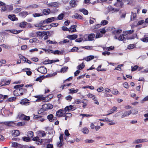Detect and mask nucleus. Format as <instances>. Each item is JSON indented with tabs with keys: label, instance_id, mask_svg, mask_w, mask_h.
I'll use <instances>...</instances> for the list:
<instances>
[{
	"label": "nucleus",
	"instance_id": "nucleus-46",
	"mask_svg": "<svg viewBox=\"0 0 148 148\" xmlns=\"http://www.w3.org/2000/svg\"><path fill=\"white\" fill-rule=\"evenodd\" d=\"M94 58V57L93 56H90L87 58L86 61H88L93 59Z\"/></svg>",
	"mask_w": 148,
	"mask_h": 148
},
{
	"label": "nucleus",
	"instance_id": "nucleus-55",
	"mask_svg": "<svg viewBox=\"0 0 148 148\" xmlns=\"http://www.w3.org/2000/svg\"><path fill=\"white\" fill-rule=\"evenodd\" d=\"M68 67L67 66H64L61 69V72H64L66 71V70L68 69Z\"/></svg>",
	"mask_w": 148,
	"mask_h": 148
},
{
	"label": "nucleus",
	"instance_id": "nucleus-57",
	"mask_svg": "<svg viewBox=\"0 0 148 148\" xmlns=\"http://www.w3.org/2000/svg\"><path fill=\"white\" fill-rule=\"evenodd\" d=\"M141 40L143 42H148V37H144L141 39Z\"/></svg>",
	"mask_w": 148,
	"mask_h": 148
},
{
	"label": "nucleus",
	"instance_id": "nucleus-44",
	"mask_svg": "<svg viewBox=\"0 0 148 148\" xmlns=\"http://www.w3.org/2000/svg\"><path fill=\"white\" fill-rule=\"evenodd\" d=\"M22 9L21 8H16L15 9L14 11V13H17L20 12L21 10Z\"/></svg>",
	"mask_w": 148,
	"mask_h": 148
},
{
	"label": "nucleus",
	"instance_id": "nucleus-23",
	"mask_svg": "<svg viewBox=\"0 0 148 148\" xmlns=\"http://www.w3.org/2000/svg\"><path fill=\"white\" fill-rule=\"evenodd\" d=\"M28 101L27 99H26L25 100H23L21 101L20 103L23 105H29V102H28Z\"/></svg>",
	"mask_w": 148,
	"mask_h": 148
},
{
	"label": "nucleus",
	"instance_id": "nucleus-63",
	"mask_svg": "<svg viewBox=\"0 0 148 148\" xmlns=\"http://www.w3.org/2000/svg\"><path fill=\"white\" fill-rule=\"evenodd\" d=\"M138 67V66L137 65H136L134 67H132V69L131 71H135L136 69H137V68Z\"/></svg>",
	"mask_w": 148,
	"mask_h": 148
},
{
	"label": "nucleus",
	"instance_id": "nucleus-32",
	"mask_svg": "<svg viewBox=\"0 0 148 148\" xmlns=\"http://www.w3.org/2000/svg\"><path fill=\"white\" fill-rule=\"evenodd\" d=\"M70 92H69L70 93L73 94L77 92L79 90L78 89L74 90V88H71L69 90Z\"/></svg>",
	"mask_w": 148,
	"mask_h": 148
},
{
	"label": "nucleus",
	"instance_id": "nucleus-15",
	"mask_svg": "<svg viewBox=\"0 0 148 148\" xmlns=\"http://www.w3.org/2000/svg\"><path fill=\"white\" fill-rule=\"evenodd\" d=\"M0 123L4 124L5 125H7L10 126H13L14 125L13 122L11 121L1 122Z\"/></svg>",
	"mask_w": 148,
	"mask_h": 148
},
{
	"label": "nucleus",
	"instance_id": "nucleus-40",
	"mask_svg": "<svg viewBox=\"0 0 148 148\" xmlns=\"http://www.w3.org/2000/svg\"><path fill=\"white\" fill-rule=\"evenodd\" d=\"M63 53L62 52H61V51L58 50H55L53 52V54H58V55H62Z\"/></svg>",
	"mask_w": 148,
	"mask_h": 148
},
{
	"label": "nucleus",
	"instance_id": "nucleus-26",
	"mask_svg": "<svg viewBox=\"0 0 148 148\" xmlns=\"http://www.w3.org/2000/svg\"><path fill=\"white\" fill-rule=\"evenodd\" d=\"M132 15L131 16V21H133L134 19L136 18V13H134L132 12H131Z\"/></svg>",
	"mask_w": 148,
	"mask_h": 148
},
{
	"label": "nucleus",
	"instance_id": "nucleus-42",
	"mask_svg": "<svg viewBox=\"0 0 148 148\" xmlns=\"http://www.w3.org/2000/svg\"><path fill=\"white\" fill-rule=\"evenodd\" d=\"M22 139L24 141H26L27 142H29L31 140V139L25 136L23 137H22Z\"/></svg>",
	"mask_w": 148,
	"mask_h": 148
},
{
	"label": "nucleus",
	"instance_id": "nucleus-51",
	"mask_svg": "<svg viewBox=\"0 0 148 148\" xmlns=\"http://www.w3.org/2000/svg\"><path fill=\"white\" fill-rule=\"evenodd\" d=\"M24 86L23 84H20L16 85L14 87V88H22Z\"/></svg>",
	"mask_w": 148,
	"mask_h": 148
},
{
	"label": "nucleus",
	"instance_id": "nucleus-17",
	"mask_svg": "<svg viewBox=\"0 0 148 148\" xmlns=\"http://www.w3.org/2000/svg\"><path fill=\"white\" fill-rule=\"evenodd\" d=\"M70 5L72 8H74L77 6L76 1L74 0H72L70 1Z\"/></svg>",
	"mask_w": 148,
	"mask_h": 148
},
{
	"label": "nucleus",
	"instance_id": "nucleus-31",
	"mask_svg": "<svg viewBox=\"0 0 148 148\" xmlns=\"http://www.w3.org/2000/svg\"><path fill=\"white\" fill-rule=\"evenodd\" d=\"M27 24V22H23L20 23L19 26L21 28H23L25 27V26Z\"/></svg>",
	"mask_w": 148,
	"mask_h": 148
},
{
	"label": "nucleus",
	"instance_id": "nucleus-43",
	"mask_svg": "<svg viewBox=\"0 0 148 148\" xmlns=\"http://www.w3.org/2000/svg\"><path fill=\"white\" fill-rule=\"evenodd\" d=\"M123 5V3L121 2H120L114 4V5L115 6H119L121 8H122Z\"/></svg>",
	"mask_w": 148,
	"mask_h": 148
},
{
	"label": "nucleus",
	"instance_id": "nucleus-61",
	"mask_svg": "<svg viewBox=\"0 0 148 148\" xmlns=\"http://www.w3.org/2000/svg\"><path fill=\"white\" fill-rule=\"evenodd\" d=\"M85 141L86 143H92L94 142V140H92L86 139Z\"/></svg>",
	"mask_w": 148,
	"mask_h": 148
},
{
	"label": "nucleus",
	"instance_id": "nucleus-22",
	"mask_svg": "<svg viewBox=\"0 0 148 148\" xmlns=\"http://www.w3.org/2000/svg\"><path fill=\"white\" fill-rule=\"evenodd\" d=\"M64 115V116L65 117V119L66 120H67L68 118L71 117L72 116V114L70 113H65V114Z\"/></svg>",
	"mask_w": 148,
	"mask_h": 148
},
{
	"label": "nucleus",
	"instance_id": "nucleus-62",
	"mask_svg": "<svg viewBox=\"0 0 148 148\" xmlns=\"http://www.w3.org/2000/svg\"><path fill=\"white\" fill-rule=\"evenodd\" d=\"M100 32L103 34H104L106 32V31L104 28L100 29Z\"/></svg>",
	"mask_w": 148,
	"mask_h": 148
},
{
	"label": "nucleus",
	"instance_id": "nucleus-52",
	"mask_svg": "<svg viewBox=\"0 0 148 148\" xmlns=\"http://www.w3.org/2000/svg\"><path fill=\"white\" fill-rule=\"evenodd\" d=\"M42 15V14L41 13H36L33 14V16L34 17L41 16Z\"/></svg>",
	"mask_w": 148,
	"mask_h": 148
},
{
	"label": "nucleus",
	"instance_id": "nucleus-28",
	"mask_svg": "<svg viewBox=\"0 0 148 148\" xmlns=\"http://www.w3.org/2000/svg\"><path fill=\"white\" fill-rule=\"evenodd\" d=\"M79 11L81 12H82L83 14L85 15H88V11L85 9H80Z\"/></svg>",
	"mask_w": 148,
	"mask_h": 148
},
{
	"label": "nucleus",
	"instance_id": "nucleus-1",
	"mask_svg": "<svg viewBox=\"0 0 148 148\" xmlns=\"http://www.w3.org/2000/svg\"><path fill=\"white\" fill-rule=\"evenodd\" d=\"M13 92V95L16 96H20L23 94L24 92L26 93L27 90L25 88H15Z\"/></svg>",
	"mask_w": 148,
	"mask_h": 148
},
{
	"label": "nucleus",
	"instance_id": "nucleus-19",
	"mask_svg": "<svg viewBox=\"0 0 148 148\" xmlns=\"http://www.w3.org/2000/svg\"><path fill=\"white\" fill-rule=\"evenodd\" d=\"M50 12V10L49 9H45L43 10V14L44 15L49 14Z\"/></svg>",
	"mask_w": 148,
	"mask_h": 148
},
{
	"label": "nucleus",
	"instance_id": "nucleus-25",
	"mask_svg": "<svg viewBox=\"0 0 148 148\" xmlns=\"http://www.w3.org/2000/svg\"><path fill=\"white\" fill-rule=\"evenodd\" d=\"M93 32L97 33L95 36V38H97L101 37L103 36V35H101L99 32H98L97 30H95Z\"/></svg>",
	"mask_w": 148,
	"mask_h": 148
},
{
	"label": "nucleus",
	"instance_id": "nucleus-47",
	"mask_svg": "<svg viewBox=\"0 0 148 148\" xmlns=\"http://www.w3.org/2000/svg\"><path fill=\"white\" fill-rule=\"evenodd\" d=\"M20 134V132L18 130H16L13 134V135L14 136H17Z\"/></svg>",
	"mask_w": 148,
	"mask_h": 148
},
{
	"label": "nucleus",
	"instance_id": "nucleus-41",
	"mask_svg": "<svg viewBox=\"0 0 148 148\" xmlns=\"http://www.w3.org/2000/svg\"><path fill=\"white\" fill-rule=\"evenodd\" d=\"M32 140L34 141L38 142L39 143H41L42 142L41 140L40 141V140L39 139V137L37 136L33 138Z\"/></svg>",
	"mask_w": 148,
	"mask_h": 148
},
{
	"label": "nucleus",
	"instance_id": "nucleus-27",
	"mask_svg": "<svg viewBox=\"0 0 148 148\" xmlns=\"http://www.w3.org/2000/svg\"><path fill=\"white\" fill-rule=\"evenodd\" d=\"M117 108L116 107L114 106V107H113V108L112 109L110 110H109V111L108 112H110V113L107 114L106 115H109L110 114H111L113 113V112H114L117 109Z\"/></svg>",
	"mask_w": 148,
	"mask_h": 148
},
{
	"label": "nucleus",
	"instance_id": "nucleus-45",
	"mask_svg": "<svg viewBox=\"0 0 148 148\" xmlns=\"http://www.w3.org/2000/svg\"><path fill=\"white\" fill-rule=\"evenodd\" d=\"M79 49L78 47H74L71 49V51L73 52H76L78 51Z\"/></svg>",
	"mask_w": 148,
	"mask_h": 148
},
{
	"label": "nucleus",
	"instance_id": "nucleus-38",
	"mask_svg": "<svg viewBox=\"0 0 148 148\" xmlns=\"http://www.w3.org/2000/svg\"><path fill=\"white\" fill-rule=\"evenodd\" d=\"M145 23V21L144 20H141L138 21L136 25H134L136 26H137L139 25H140Z\"/></svg>",
	"mask_w": 148,
	"mask_h": 148
},
{
	"label": "nucleus",
	"instance_id": "nucleus-39",
	"mask_svg": "<svg viewBox=\"0 0 148 148\" xmlns=\"http://www.w3.org/2000/svg\"><path fill=\"white\" fill-rule=\"evenodd\" d=\"M82 132L84 134H87L88 133L89 130L87 128L85 127L82 130Z\"/></svg>",
	"mask_w": 148,
	"mask_h": 148
},
{
	"label": "nucleus",
	"instance_id": "nucleus-29",
	"mask_svg": "<svg viewBox=\"0 0 148 148\" xmlns=\"http://www.w3.org/2000/svg\"><path fill=\"white\" fill-rule=\"evenodd\" d=\"M16 16L15 15H9L8 16V18L10 19L12 21H14L15 20V18Z\"/></svg>",
	"mask_w": 148,
	"mask_h": 148
},
{
	"label": "nucleus",
	"instance_id": "nucleus-6",
	"mask_svg": "<svg viewBox=\"0 0 148 148\" xmlns=\"http://www.w3.org/2000/svg\"><path fill=\"white\" fill-rule=\"evenodd\" d=\"M36 36L37 37H42L44 36L47 35V33L46 32L43 31L41 32L40 31L37 32L36 33Z\"/></svg>",
	"mask_w": 148,
	"mask_h": 148
},
{
	"label": "nucleus",
	"instance_id": "nucleus-35",
	"mask_svg": "<svg viewBox=\"0 0 148 148\" xmlns=\"http://www.w3.org/2000/svg\"><path fill=\"white\" fill-rule=\"evenodd\" d=\"M26 123L25 122H20L17 123V125L18 126H24L26 124Z\"/></svg>",
	"mask_w": 148,
	"mask_h": 148
},
{
	"label": "nucleus",
	"instance_id": "nucleus-50",
	"mask_svg": "<svg viewBox=\"0 0 148 148\" xmlns=\"http://www.w3.org/2000/svg\"><path fill=\"white\" fill-rule=\"evenodd\" d=\"M1 46L2 47H3L5 49H8V48H11L10 46L7 45L5 44L1 45Z\"/></svg>",
	"mask_w": 148,
	"mask_h": 148
},
{
	"label": "nucleus",
	"instance_id": "nucleus-54",
	"mask_svg": "<svg viewBox=\"0 0 148 148\" xmlns=\"http://www.w3.org/2000/svg\"><path fill=\"white\" fill-rule=\"evenodd\" d=\"M135 45L134 44H130L128 46L127 48L129 49H133L134 48Z\"/></svg>",
	"mask_w": 148,
	"mask_h": 148
},
{
	"label": "nucleus",
	"instance_id": "nucleus-8",
	"mask_svg": "<svg viewBox=\"0 0 148 148\" xmlns=\"http://www.w3.org/2000/svg\"><path fill=\"white\" fill-rule=\"evenodd\" d=\"M134 32V30L133 29H132V30H128V31H124L123 32V34H124V35L125 36H128L130 37L131 36L132 37H134V38H135V37L133 36L132 35V36H129V35H127L128 34H131L133 33Z\"/></svg>",
	"mask_w": 148,
	"mask_h": 148
},
{
	"label": "nucleus",
	"instance_id": "nucleus-60",
	"mask_svg": "<svg viewBox=\"0 0 148 148\" xmlns=\"http://www.w3.org/2000/svg\"><path fill=\"white\" fill-rule=\"evenodd\" d=\"M62 141H63L60 140L59 142L57 143V145L58 147H60L62 146Z\"/></svg>",
	"mask_w": 148,
	"mask_h": 148
},
{
	"label": "nucleus",
	"instance_id": "nucleus-14",
	"mask_svg": "<svg viewBox=\"0 0 148 148\" xmlns=\"http://www.w3.org/2000/svg\"><path fill=\"white\" fill-rule=\"evenodd\" d=\"M77 37V35L73 34L68 35L66 37L70 40H73L76 39Z\"/></svg>",
	"mask_w": 148,
	"mask_h": 148
},
{
	"label": "nucleus",
	"instance_id": "nucleus-37",
	"mask_svg": "<svg viewBox=\"0 0 148 148\" xmlns=\"http://www.w3.org/2000/svg\"><path fill=\"white\" fill-rule=\"evenodd\" d=\"M121 32L122 30L121 29H118L113 31L112 33L115 35H117L118 34L121 33Z\"/></svg>",
	"mask_w": 148,
	"mask_h": 148
},
{
	"label": "nucleus",
	"instance_id": "nucleus-33",
	"mask_svg": "<svg viewBox=\"0 0 148 148\" xmlns=\"http://www.w3.org/2000/svg\"><path fill=\"white\" fill-rule=\"evenodd\" d=\"M44 77L43 76H40L38 77L36 79V81H39L40 82H41L42 80L44 79Z\"/></svg>",
	"mask_w": 148,
	"mask_h": 148
},
{
	"label": "nucleus",
	"instance_id": "nucleus-53",
	"mask_svg": "<svg viewBox=\"0 0 148 148\" xmlns=\"http://www.w3.org/2000/svg\"><path fill=\"white\" fill-rule=\"evenodd\" d=\"M72 99V97L70 95H68L65 97V99L69 101H70Z\"/></svg>",
	"mask_w": 148,
	"mask_h": 148
},
{
	"label": "nucleus",
	"instance_id": "nucleus-7",
	"mask_svg": "<svg viewBox=\"0 0 148 148\" xmlns=\"http://www.w3.org/2000/svg\"><path fill=\"white\" fill-rule=\"evenodd\" d=\"M20 119L21 120H24L29 121L30 120V118L29 116H27L24 114H21L19 117Z\"/></svg>",
	"mask_w": 148,
	"mask_h": 148
},
{
	"label": "nucleus",
	"instance_id": "nucleus-5",
	"mask_svg": "<svg viewBox=\"0 0 148 148\" xmlns=\"http://www.w3.org/2000/svg\"><path fill=\"white\" fill-rule=\"evenodd\" d=\"M37 71L41 73H46L47 71L46 68L44 66H41L38 68Z\"/></svg>",
	"mask_w": 148,
	"mask_h": 148
},
{
	"label": "nucleus",
	"instance_id": "nucleus-10",
	"mask_svg": "<svg viewBox=\"0 0 148 148\" xmlns=\"http://www.w3.org/2000/svg\"><path fill=\"white\" fill-rule=\"evenodd\" d=\"M28 12L27 11H23L20 12L19 14V15L22 18H24L26 16L29 14Z\"/></svg>",
	"mask_w": 148,
	"mask_h": 148
},
{
	"label": "nucleus",
	"instance_id": "nucleus-13",
	"mask_svg": "<svg viewBox=\"0 0 148 148\" xmlns=\"http://www.w3.org/2000/svg\"><path fill=\"white\" fill-rule=\"evenodd\" d=\"M56 19V18L55 17L48 18L47 19L45 20V22L46 23H49L52 21H53L54 20Z\"/></svg>",
	"mask_w": 148,
	"mask_h": 148
},
{
	"label": "nucleus",
	"instance_id": "nucleus-59",
	"mask_svg": "<svg viewBox=\"0 0 148 148\" xmlns=\"http://www.w3.org/2000/svg\"><path fill=\"white\" fill-rule=\"evenodd\" d=\"M39 134H41L42 137L45 136L46 135L44 131H39Z\"/></svg>",
	"mask_w": 148,
	"mask_h": 148
},
{
	"label": "nucleus",
	"instance_id": "nucleus-48",
	"mask_svg": "<svg viewBox=\"0 0 148 148\" xmlns=\"http://www.w3.org/2000/svg\"><path fill=\"white\" fill-rule=\"evenodd\" d=\"M108 23V22L107 21L104 20L102 21H101V25H107Z\"/></svg>",
	"mask_w": 148,
	"mask_h": 148
},
{
	"label": "nucleus",
	"instance_id": "nucleus-18",
	"mask_svg": "<svg viewBox=\"0 0 148 148\" xmlns=\"http://www.w3.org/2000/svg\"><path fill=\"white\" fill-rule=\"evenodd\" d=\"M95 34H89L88 37V40L92 41L94 40L95 38Z\"/></svg>",
	"mask_w": 148,
	"mask_h": 148
},
{
	"label": "nucleus",
	"instance_id": "nucleus-56",
	"mask_svg": "<svg viewBox=\"0 0 148 148\" xmlns=\"http://www.w3.org/2000/svg\"><path fill=\"white\" fill-rule=\"evenodd\" d=\"M69 42V40L67 39H65L63 40V41H61L60 42V44H63L64 43H67Z\"/></svg>",
	"mask_w": 148,
	"mask_h": 148
},
{
	"label": "nucleus",
	"instance_id": "nucleus-58",
	"mask_svg": "<svg viewBox=\"0 0 148 148\" xmlns=\"http://www.w3.org/2000/svg\"><path fill=\"white\" fill-rule=\"evenodd\" d=\"M141 139H138L137 140H135L134 142L133 143L134 144H138L139 143H141Z\"/></svg>",
	"mask_w": 148,
	"mask_h": 148
},
{
	"label": "nucleus",
	"instance_id": "nucleus-21",
	"mask_svg": "<svg viewBox=\"0 0 148 148\" xmlns=\"http://www.w3.org/2000/svg\"><path fill=\"white\" fill-rule=\"evenodd\" d=\"M43 28H41V29L42 30L44 29L45 30L49 29L51 28V26L50 25H47L45 26H42Z\"/></svg>",
	"mask_w": 148,
	"mask_h": 148
},
{
	"label": "nucleus",
	"instance_id": "nucleus-24",
	"mask_svg": "<svg viewBox=\"0 0 148 148\" xmlns=\"http://www.w3.org/2000/svg\"><path fill=\"white\" fill-rule=\"evenodd\" d=\"M27 136L28 138L30 139L34 136V133L31 131H29L27 133Z\"/></svg>",
	"mask_w": 148,
	"mask_h": 148
},
{
	"label": "nucleus",
	"instance_id": "nucleus-64",
	"mask_svg": "<svg viewBox=\"0 0 148 148\" xmlns=\"http://www.w3.org/2000/svg\"><path fill=\"white\" fill-rule=\"evenodd\" d=\"M124 113L125 114V115L127 116L130 115L132 113V112L131 110L128 111L124 112Z\"/></svg>",
	"mask_w": 148,
	"mask_h": 148
},
{
	"label": "nucleus",
	"instance_id": "nucleus-36",
	"mask_svg": "<svg viewBox=\"0 0 148 148\" xmlns=\"http://www.w3.org/2000/svg\"><path fill=\"white\" fill-rule=\"evenodd\" d=\"M64 17V14L63 13H61L59 14L57 17L58 19L59 20H61L63 19Z\"/></svg>",
	"mask_w": 148,
	"mask_h": 148
},
{
	"label": "nucleus",
	"instance_id": "nucleus-3",
	"mask_svg": "<svg viewBox=\"0 0 148 148\" xmlns=\"http://www.w3.org/2000/svg\"><path fill=\"white\" fill-rule=\"evenodd\" d=\"M65 113H66V112H65L64 109H61L57 111L56 116L59 117L64 116Z\"/></svg>",
	"mask_w": 148,
	"mask_h": 148
},
{
	"label": "nucleus",
	"instance_id": "nucleus-9",
	"mask_svg": "<svg viewBox=\"0 0 148 148\" xmlns=\"http://www.w3.org/2000/svg\"><path fill=\"white\" fill-rule=\"evenodd\" d=\"M5 31H8L10 32H11L12 33L15 34H18L21 32L22 30H17L16 29H11V30H5Z\"/></svg>",
	"mask_w": 148,
	"mask_h": 148
},
{
	"label": "nucleus",
	"instance_id": "nucleus-2",
	"mask_svg": "<svg viewBox=\"0 0 148 148\" xmlns=\"http://www.w3.org/2000/svg\"><path fill=\"white\" fill-rule=\"evenodd\" d=\"M134 39V37H130L128 36H127V37L124 35V34L120 35L119 37L118 38V39L119 41H124L126 39Z\"/></svg>",
	"mask_w": 148,
	"mask_h": 148
},
{
	"label": "nucleus",
	"instance_id": "nucleus-30",
	"mask_svg": "<svg viewBox=\"0 0 148 148\" xmlns=\"http://www.w3.org/2000/svg\"><path fill=\"white\" fill-rule=\"evenodd\" d=\"M72 17L77 19H82V17L81 15L78 14H76L75 15L73 16Z\"/></svg>",
	"mask_w": 148,
	"mask_h": 148
},
{
	"label": "nucleus",
	"instance_id": "nucleus-12",
	"mask_svg": "<svg viewBox=\"0 0 148 148\" xmlns=\"http://www.w3.org/2000/svg\"><path fill=\"white\" fill-rule=\"evenodd\" d=\"M47 5L49 7H58V3L56 2H51L47 4Z\"/></svg>",
	"mask_w": 148,
	"mask_h": 148
},
{
	"label": "nucleus",
	"instance_id": "nucleus-49",
	"mask_svg": "<svg viewBox=\"0 0 148 148\" xmlns=\"http://www.w3.org/2000/svg\"><path fill=\"white\" fill-rule=\"evenodd\" d=\"M16 99V97H13L9 98L8 101L9 102H12L14 101Z\"/></svg>",
	"mask_w": 148,
	"mask_h": 148
},
{
	"label": "nucleus",
	"instance_id": "nucleus-20",
	"mask_svg": "<svg viewBox=\"0 0 148 148\" xmlns=\"http://www.w3.org/2000/svg\"><path fill=\"white\" fill-rule=\"evenodd\" d=\"M29 42L31 43H37L39 42V40L36 38L30 39L29 40Z\"/></svg>",
	"mask_w": 148,
	"mask_h": 148
},
{
	"label": "nucleus",
	"instance_id": "nucleus-16",
	"mask_svg": "<svg viewBox=\"0 0 148 148\" xmlns=\"http://www.w3.org/2000/svg\"><path fill=\"white\" fill-rule=\"evenodd\" d=\"M41 117V116L39 115H35L34 116V118L35 119H38L41 122H43L45 121V119L44 118L40 119Z\"/></svg>",
	"mask_w": 148,
	"mask_h": 148
},
{
	"label": "nucleus",
	"instance_id": "nucleus-11",
	"mask_svg": "<svg viewBox=\"0 0 148 148\" xmlns=\"http://www.w3.org/2000/svg\"><path fill=\"white\" fill-rule=\"evenodd\" d=\"M77 27V25H72L68 29V31L71 33L75 32L76 31V28Z\"/></svg>",
	"mask_w": 148,
	"mask_h": 148
},
{
	"label": "nucleus",
	"instance_id": "nucleus-34",
	"mask_svg": "<svg viewBox=\"0 0 148 148\" xmlns=\"http://www.w3.org/2000/svg\"><path fill=\"white\" fill-rule=\"evenodd\" d=\"M53 116L52 114H50L47 116V118L49 121L52 122L53 121Z\"/></svg>",
	"mask_w": 148,
	"mask_h": 148
},
{
	"label": "nucleus",
	"instance_id": "nucleus-4",
	"mask_svg": "<svg viewBox=\"0 0 148 148\" xmlns=\"http://www.w3.org/2000/svg\"><path fill=\"white\" fill-rule=\"evenodd\" d=\"M76 108L74 107L72 105H70L69 106H66L64 109V110L66 112L67 111L68 112L71 111H73L76 109Z\"/></svg>",
	"mask_w": 148,
	"mask_h": 148
}]
</instances>
